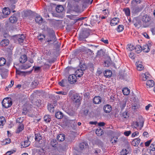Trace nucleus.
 <instances>
[{
  "label": "nucleus",
  "instance_id": "obj_1",
  "mask_svg": "<svg viewBox=\"0 0 155 155\" xmlns=\"http://www.w3.org/2000/svg\"><path fill=\"white\" fill-rule=\"evenodd\" d=\"M3 106L7 108L10 107L12 104V101L11 98L7 97L5 98L2 101Z\"/></svg>",
  "mask_w": 155,
  "mask_h": 155
},
{
  "label": "nucleus",
  "instance_id": "obj_2",
  "mask_svg": "<svg viewBox=\"0 0 155 155\" xmlns=\"http://www.w3.org/2000/svg\"><path fill=\"white\" fill-rule=\"evenodd\" d=\"M141 19L144 25V27L145 28L147 27V25L149 24L150 20V17L148 15L145 14L143 16H142Z\"/></svg>",
  "mask_w": 155,
  "mask_h": 155
},
{
  "label": "nucleus",
  "instance_id": "obj_3",
  "mask_svg": "<svg viewBox=\"0 0 155 155\" xmlns=\"http://www.w3.org/2000/svg\"><path fill=\"white\" fill-rule=\"evenodd\" d=\"M79 68H78V77H81L83 74V71L86 68V65L84 64H80Z\"/></svg>",
  "mask_w": 155,
  "mask_h": 155
},
{
  "label": "nucleus",
  "instance_id": "obj_4",
  "mask_svg": "<svg viewBox=\"0 0 155 155\" xmlns=\"http://www.w3.org/2000/svg\"><path fill=\"white\" fill-rule=\"evenodd\" d=\"M69 95L74 103H77L78 100V94L77 93L75 92L73 90L69 92Z\"/></svg>",
  "mask_w": 155,
  "mask_h": 155
},
{
  "label": "nucleus",
  "instance_id": "obj_5",
  "mask_svg": "<svg viewBox=\"0 0 155 155\" xmlns=\"http://www.w3.org/2000/svg\"><path fill=\"white\" fill-rule=\"evenodd\" d=\"M132 126L137 130H140L143 126V122L142 121L133 122Z\"/></svg>",
  "mask_w": 155,
  "mask_h": 155
},
{
  "label": "nucleus",
  "instance_id": "obj_6",
  "mask_svg": "<svg viewBox=\"0 0 155 155\" xmlns=\"http://www.w3.org/2000/svg\"><path fill=\"white\" fill-rule=\"evenodd\" d=\"M46 42H48V44H53L56 41V36L53 35H49L46 38Z\"/></svg>",
  "mask_w": 155,
  "mask_h": 155
},
{
  "label": "nucleus",
  "instance_id": "obj_7",
  "mask_svg": "<svg viewBox=\"0 0 155 155\" xmlns=\"http://www.w3.org/2000/svg\"><path fill=\"white\" fill-rule=\"evenodd\" d=\"M89 33L87 31H82L80 33L79 39L82 41L88 37L89 35Z\"/></svg>",
  "mask_w": 155,
  "mask_h": 155
},
{
  "label": "nucleus",
  "instance_id": "obj_8",
  "mask_svg": "<svg viewBox=\"0 0 155 155\" xmlns=\"http://www.w3.org/2000/svg\"><path fill=\"white\" fill-rule=\"evenodd\" d=\"M76 74H72L69 76L68 78V81L71 84H73L77 81Z\"/></svg>",
  "mask_w": 155,
  "mask_h": 155
},
{
  "label": "nucleus",
  "instance_id": "obj_9",
  "mask_svg": "<svg viewBox=\"0 0 155 155\" xmlns=\"http://www.w3.org/2000/svg\"><path fill=\"white\" fill-rule=\"evenodd\" d=\"M2 13L3 15L2 17L3 18H5L7 15H9L10 13V9L8 8H5L2 10Z\"/></svg>",
  "mask_w": 155,
  "mask_h": 155
},
{
  "label": "nucleus",
  "instance_id": "obj_10",
  "mask_svg": "<svg viewBox=\"0 0 155 155\" xmlns=\"http://www.w3.org/2000/svg\"><path fill=\"white\" fill-rule=\"evenodd\" d=\"M80 51L84 53V54L89 53L91 55L92 54L93 51L90 49H87L85 47H83L81 49L78 50V51Z\"/></svg>",
  "mask_w": 155,
  "mask_h": 155
},
{
  "label": "nucleus",
  "instance_id": "obj_11",
  "mask_svg": "<svg viewBox=\"0 0 155 155\" xmlns=\"http://www.w3.org/2000/svg\"><path fill=\"white\" fill-rule=\"evenodd\" d=\"M103 109L105 113H109L111 111L112 108L110 105L106 104L104 106Z\"/></svg>",
  "mask_w": 155,
  "mask_h": 155
},
{
  "label": "nucleus",
  "instance_id": "obj_12",
  "mask_svg": "<svg viewBox=\"0 0 155 155\" xmlns=\"http://www.w3.org/2000/svg\"><path fill=\"white\" fill-rule=\"evenodd\" d=\"M119 21V19L117 18H114L111 21L110 25L112 26L117 25Z\"/></svg>",
  "mask_w": 155,
  "mask_h": 155
},
{
  "label": "nucleus",
  "instance_id": "obj_13",
  "mask_svg": "<svg viewBox=\"0 0 155 155\" xmlns=\"http://www.w3.org/2000/svg\"><path fill=\"white\" fill-rule=\"evenodd\" d=\"M93 102L95 104H99L101 102V97L99 96H95L94 97Z\"/></svg>",
  "mask_w": 155,
  "mask_h": 155
},
{
  "label": "nucleus",
  "instance_id": "obj_14",
  "mask_svg": "<svg viewBox=\"0 0 155 155\" xmlns=\"http://www.w3.org/2000/svg\"><path fill=\"white\" fill-rule=\"evenodd\" d=\"M150 75L148 73H146L144 74L143 73L141 75V78L142 80L143 81H146L148 78H149Z\"/></svg>",
  "mask_w": 155,
  "mask_h": 155
},
{
  "label": "nucleus",
  "instance_id": "obj_15",
  "mask_svg": "<svg viewBox=\"0 0 155 155\" xmlns=\"http://www.w3.org/2000/svg\"><path fill=\"white\" fill-rule=\"evenodd\" d=\"M27 60V57L26 55L24 54L21 55L19 58V61L20 63H23L25 62Z\"/></svg>",
  "mask_w": 155,
  "mask_h": 155
},
{
  "label": "nucleus",
  "instance_id": "obj_16",
  "mask_svg": "<svg viewBox=\"0 0 155 155\" xmlns=\"http://www.w3.org/2000/svg\"><path fill=\"white\" fill-rule=\"evenodd\" d=\"M146 85L147 88L152 87L154 85V83L153 81L149 80L147 81Z\"/></svg>",
  "mask_w": 155,
  "mask_h": 155
},
{
  "label": "nucleus",
  "instance_id": "obj_17",
  "mask_svg": "<svg viewBox=\"0 0 155 155\" xmlns=\"http://www.w3.org/2000/svg\"><path fill=\"white\" fill-rule=\"evenodd\" d=\"M9 44V40L8 39L2 40L0 42V45L3 47L6 46Z\"/></svg>",
  "mask_w": 155,
  "mask_h": 155
},
{
  "label": "nucleus",
  "instance_id": "obj_18",
  "mask_svg": "<svg viewBox=\"0 0 155 155\" xmlns=\"http://www.w3.org/2000/svg\"><path fill=\"white\" fill-rule=\"evenodd\" d=\"M112 72L109 70H107L105 71L104 73V76L106 78L110 77L112 75Z\"/></svg>",
  "mask_w": 155,
  "mask_h": 155
},
{
  "label": "nucleus",
  "instance_id": "obj_19",
  "mask_svg": "<svg viewBox=\"0 0 155 155\" xmlns=\"http://www.w3.org/2000/svg\"><path fill=\"white\" fill-rule=\"evenodd\" d=\"M140 140L139 138H136L132 141V144L134 146H137L140 142Z\"/></svg>",
  "mask_w": 155,
  "mask_h": 155
},
{
  "label": "nucleus",
  "instance_id": "obj_20",
  "mask_svg": "<svg viewBox=\"0 0 155 155\" xmlns=\"http://www.w3.org/2000/svg\"><path fill=\"white\" fill-rule=\"evenodd\" d=\"M30 144V142L28 139H27L22 143L21 147L22 148L26 147H28Z\"/></svg>",
  "mask_w": 155,
  "mask_h": 155
},
{
  "label": "nucleus",
  "instance_id": "obj_21",
  "mask_svg": "<svg viewBox=\"0 0 155 155\" xmlns=\"http://www.w3.org/2000/svg\"><path fill=\"white\" fill-rule=\"evenodd\" d=\"M57 139L59 141H63L65 139V136L64 134H60L57 136Z\"/></svg>",
  "mask_w": 155,
  "mask_h": 155
},
{
  "label": "nucleus",
  "instance_id": "obj_22",
  "mask_svg": "<svg viewBox=\"0 0 155 155\" xmlns=\"http://www.w3.org/2000/svg\"><path fill=\"white\" fill-rule=\"evenodd\" d=\"M134 25L136 27H140L142 25V23L139 20H137V19H134L133 21Z\"/></svg>",
  "mask_w": 155,
  "mask_h": 155
},
{
  "label": "nucleus",
  "instance_id": "obj_23",
  "mask_svg": "<svg viewBox=\"0 0 155 155\" xmlns=\"http://www.w3.org/2000/svg\"><path fill=\"white\" fill-rule=\"evenodd\" d=\"M142 10V8L138 6H136L133 8V12L135 13H137L140 12Z\"/></svg>",
  "mask_w": 155,
  "mask_h": 155
},
{
  "label": "nucleus",
  "instance_id": "obj_24",
  "mask_svg": "<svg viewBox=\"0 0 155 155\" xmlns=\"http://www.w3.org/2000/svg\"><path fill=\"white\" fill-rule=\"evenodd\" d=\"M24 126L23 124L22 123H20L18 127L16 133H19L24 129Z\"/></svg>",
  "mask_w": 155,
  "mask_h": 155
},
{
  "label": "nucleus",
  "instance_id": "obj_25",
  "mask_svg": "<svg viewBox=\"0 0 155 155\" xmlns=\"http://www.w3.org/2000/svg\"><path fill=\"white\" fill-rule=\"evenodd\" d=\"M136 64V65L137 69L138 71H141L144 69L143 66L142 64H139V61L137 62Z\"/></svg>",
  "mask_w": 155,
  "mask_h": 155
},
{
  "label": "nucleus",
  "instance_id": "obj_26",
  "mask_svg": "<svg viewBox=\"0 0 155 155\" xmlns=\"http://www.w3.org/2000/svg\"><path fill=\"white\" fill-rule=\"evenodd\" d=\"M18 41L19 43L21 44L22 43L25 38V36L23 34L21 35H18Z\"/></svg>",
  "mask_w": 155,
  "mask_h": 155
},
{
  "label": "nucleus",
  "instance_id": "obj_27",
  "mask_svg": "<svg viewBox=\"0 0 155 155\" xmlns=\"http://www.w3.org/2000/svg\"><path fill=\"white\" fill-rule=\"evenodd\" d=\"M6 122L5 118L3 116L0 117V127H2Z\"/></svg>",
  "mask_w": 155,
  "mask_h": 155
},
{
  "label": "nucleus",
  "instance_id": "obj_28",
  "mask_svg": "<svg viewBox=\"0 0 155 155\" xmlns=\"http://www.w3.org/2000/svg\"><path fill=\"white\" fill-rule=\"evenodd\" d=\"M134 50L137 53H140L141 51L142 48L140 45H137L134 47Z\"/></svg>",
  "mask_w": 155,
  "mask_h": 155
},
{
  "label": "nucleus",
  "instance_id": "obj_29",
  "mask_svg": "<svg viewBox=\"0 0 155 155\" xmlns=\"http://www.w3.org/2000/svg\"><path fill=\"white\" fill-rule=\"evenodd\" d=\"M48 109L50 112H53L54 111V105L53 104H49L48 105Z\"/></svg>",
  "mask_w": 155,
  "mask_h": 155
},
{
  "label": "nucleus",
  "instance_id": "obj_30",
  "mask_svg": "<svg viewBox=\"0 0 155 155\" xmlns=\"http://www.w3.org/2000/svg\"><path fill=\"white\" fill-rule=\"evenodd\" d=\"M35 21L38 24H40L42 23L43 19L41 16L39 15H38L36 17Z\"/></svg>",
  "mask_w": 155,
  "mask_h": 155
},
{
  "label": "nucleus",
  "instance_id": "obj_31",
  "mask_svg": "<svg viewBox=\"0 0 155 155\" xmlns=\"http://www.w3.org/2000/svg\"><path fill=\"white\" fill-rule=\"evenodd\" d=\"M17 20V19L16 17L13 15L9 18V21L11 23H14Z\"/></svg>",
  "mask_w": 155,
  "mask_h": 155
},
{
  "label": "nucleus",
  "instance_id": "obj_32",
  "mask_svg": "<svg viewBox=\"0 0 155 155\" xmlns=\"http://www.w3.org/2000/svg\"><path fill=\"white\" fill-rule=\"evenodd\" d=\"M122 92L124 95H127L130 93V90L129 88L125 87L123 89Z\"/></svg>",
  "mask_w": 155,
  "mask_h": 155
},
{
  "label": "nucleus",
  "instance_id": "obj_33",
  "mask_svg": "<svg viewBox=\"0 0 155 155\" xmlns=\"http://www.w3.org/2000/svg\"><path fill=\"white\" fill-rule=\"evenodd\" d=\"M79 146L81 150H82L83 149L85 148H86L87 147L88 145L86 143L82 142L80 143Z\"/></svg>",
  "mask_w": 155,
  "mask_h": 155
},
{
  "label": "nucleus",
  "instance_id": "obj_34",
  "mask_svg": "<svg viewBox=\"0 0 155 155\" xmlns=\"http://www.w3.org/2000/svg\"><path fill=\"white\" fill-rule=\"evenodd\" d=\"M11 142V139L9 138H6L2 142V144L5 145L9 144Z\"/></svg>",
  "mask_w": 155,
  "mask_h": 155
},
{
  "label": "nucleus",
  "instance_id": "obj_35",
  "mask_svg": "<svg viewBox=\"0 0 155 155\" xmlns=\"http://www.w3.org/2000/svg\"><path fill=\"white\" fill-rule=\"evenodd\" d=\"M143 51L144 52L147 53L150 51V48L149 46L147 45H145L143 46V48H142Z\"/></svg>",
  "mask_w": 155,
  "mask_h": 155
},
{
  "label": "nucleus",
  "instance_id": "obj_36",
  "mask_svg": "<svg viewBox=\"0 0 155 155\" xmlns=\"http://www.w3.org/2000/svg\"><path fill=\"white\" fill-rule=\"evenodd\" d=\"M103 130L100 127H98L96 131V133L98 136H101L103 134Z\"/></svg>",
  "mask_w": 155,
  "mask_h": 155
},
{
  "label": "nucleus",
  "instance_id": "obj_37",
  "mask_svg": "<svg viewBox=\"0 0 155 155\" xmlns=\"http://www.w3.org/2000/svg\"><path fill=\"white\" fill-rule=\"evenodd\" d=\"M37 143H38L37 145H36L37 147H41L44 145V141L42 140H38V141H37Z\"/></svg>",
  "mask_w": 155,
  "mask_h": 155
},
{
  "label": "nucleus",
  "instance_id": "obj_38",
  "mask_svg": "<svg viewBox=\"0 0 155 155\" xmlns=\"http://www.w3.org/2000/svg\"><path fill=\"white\" fill-rule=\"evenodd\" d=\"M55 116L57 118L60 119L62 118L63 114L62 112H57L55 113Z\"/></svg>",
  "mask_w": 155,
  "mask_h": 155
},
{
  "label": "nucleus",
  "instance_id": "obj_39",
  "mask_svg": "<svg viewBox=\"0 0 155 155\" xmlns=\"http://www.w3.org/2000/svg\"><path fill=\"white\" fill-rule=\"evenodd\" d=\"M56 11L58 13L62 12L64 10V8L61 5H58L56 7Z\"/></svg>",
  "mask_w": 155,
  "mask_h": 155
},
{
  "label": "nucleus",
  "instance_id": "obj_40",
  "mask_svg": "<svg viewBox=\"0 0 155 155\" xmlns=\"http://www.w3.org/2000/svg\"><path fill=\"white\" fill-rule=\"evenodd\" d=\"M111 63V60L110 58H108L104 61V66L107 67L110 66Z\"/></svg>",
  "mask_w": 155,
  "mask_h": 155
},
{
  "label": "nucleus",
  "instance_id": "obj_41",
  "mask_svg": "<svg viewBox=\"0 0 155 155\" xmlns=\"http://www.w3.org/2000/svg\"><path fill=\"white\" fill-rule=\"evenodd\" d=\"M51 116L49 115H46L44 116V121L46 122H49L51 120Z\"/></svg>",
  "mask_w": 155,
  "mask_h": 155
},
{
  "label": "nucleus",
  "instance_id": "obj_42",
  "mask_svg": "<svg viewBox=\"0 0 155 155\" xmlns=\"http://www.w3.org/2000/svg\"><path fill=\"white\" fill-rule=\"evenodd\" d=\"M124 29V26L122 25H120L118 26L117 30L118 32H120L122 31Z\"/></svg>",
  "mask_w": 155,
  "mask_h": 155
},
{
  "label": "nucleus",
  "instance_id": "obj_43",
  "mask_svg": "<svg viewBox=\"0 0 155 155\" xmlns=\"http://www.w3.org/2000/svg\"><path fill=\"white\" fill-rule=\"evenodd\" d=\"M57 142L55 140H52L51 142V145L54 147H56L57 146Z\"/></svg>",
  "mask_w": 155,
  "mask_h": 155
},
{
  "label": "nucleus",
  "instance_id": "obj_44",
  "mask_svg": "<svg viewBox=\"0 0 155 155\" xmlns=\"http://www.w3.org/2000/svg\"><path fill=\"white\" fill-rule=\"evenodd\" d=\"M6 63V60L5 59L2 58H0V66L4 65Z\"/></svg>",
  "mask_w": 155,
  "mask_h": 155
},
{
  "label": "nucleus",
  "instance_id": "obj_45",
  "mask_svg": "<svg viewBox=\"0 0 155 155\" xmlns=\"http://www.w3.org/2000/svg\"><path fill=\"white\" fill-rule=\"evenodd\" d=\"M35 140L36 141H38V140H42L41 136L40 134H35Z\"/></svg>",
  "mask_w": 155,
  "mask_h": 155
},
{
  "label": "nucleus",
  "instance_id": "obj_46",
  "mask_svg": "<svg viewBox=\"0 0 155 155\" xmlns=\"http://www.w3.org/2000/svg\"><path fill=\"white\" fill-rule=\"evenodd\" d=\"M150 150L155 151V141L151 143L150 147Z\"/></svg>",
  "mask_w": 155,
  "mask_h": 155
},
{
  "label": "nucleus",
  "instance_id": "obj_47",
  "mask_svg": "<svg viewBox=\"0 0 155 155\" xmlns=\"http://www.w3.org/2000/svg\"><path fill=\"white\" fill-rule=\"evenodd\" d=\"M128 153V151L126 150H122L120 152V155H127Z\"/></svg>",
  "mask_w": 155,
  "mask_h": 155
},
{
  "label": "nucleus",
  "instance_id": "obj_48",
  "mask_svg": "<svg viewBox=\"0 0 155 155\" xmlns=\"http://www.w3.org/2000/svg\"><path fill=\"white\" fill-rule=\"evenodd\" d=\"M126 15L127 16H130V9L129 8H127L124 10Z\"/></svg>",
  "mask_w": 155,
  "mask_h": 155
},
{
  "label": "nucleus",
  "instance_id": "obj_49",
  "mask_svg": "<svg viewBox=\"0 0 155 155\" xmlns=\"http://www.w3.org/2000/svg\"><path fill=\"white\" fill-rule=\"evenodd\" d=\"M66 81L65 80H62L61 81L59 82V84L62 87H64L65 86V83Z\"/></svg>",
  "mask_w": 155,
  "mask_h": 155
},
{
  "label": "nucleus",
  "instance_id": "obj_50",
  "mask_svg": "<svg viewBox=\"0 0 155 155\" xmlns=\"http://www.w3.org/2000/svg\"><path fill=\"white\" fill-rule=\"evenodd\" d=\"M126 102L124 101H122L120 104V107L122 109H123L125 107L126 105Z\"/></svg>",
  "mask_w": 155,
  "mask_h": 155
},
{
  "label": "nucleus",
  "instance_id": "obj_51",
  "mask_svg": "<svg viewBox=\"0 0 155 155\" xmlns=\"http://www.w3.org/2000/svg\"><path fill=\"white\" fill-rule=\"evenodd\" d=\"M41 101L40 100H37V101L35 102V104L38 107H39L41 105Z\"/></svg>",
  "mask_w": 155,
  "mask_h": 155
},
{
  "label": "nucleus",
  "instance_id": "obj_52",
  "mask_svg": "<svg viewBox=\"0 0 155 155\" xmlns=\"http://www.w3.org/2000/svg\"><path fill=\"white\" fill-rule=\"evenodd\" d=\"M38 40L42 41L43 39L45 38V36L43 35H40L38 37Z\"/></svg>",
  "mask_w": 155,
  "mask_h": 155
},
{
  "label": "nucleus",
  "instance_id": "obj_53",
  "mask_svg": "<svg viewBox=\"0 0 155 155\" xmlns=\"http://www.w3.org/2000/svg\"><path fill=\"white\" fill-rule=\"evenodd\" d=\"M128 48L127 49L129 51H132L134 49V46L131 45H128Z\"/></svg>",
  "mask_w": 155,
  "mask_h": 155
},
{
  "label": "nucleus",
  "instance_id": "obj_54",
  "mask_svg": "<svg viewBox=\"0 0 155 155\" xmlns=\"http://www.w3.org/2000/svg\"><path fill=\"white\" fill-rule=\"evenodd\" d=\"M86 18V17H82L81 18L78 17V25H79V24L80 23V22H79L81 21H82V22L81 23V25H82L83 24V20L85 19Z\"/></svg>",
  "mask_w": 155,
  "mask_h": 155
},
{
  "label": "nucleus",
  "instance_id": "obj_55",
  "mask_svg": "<svg viewBox=\"0 0 155 155\" xmlns=\"http://www.w3.org/2000/svg\"><path fill=\"white\" fill-rule=\"evenodd\" d=\"M56 93L58 94H60L63 95H66L67 94V92L62 91H57Z\"/></svg>",
  "mask_w": 155,
  "mask_h": 155
},
{
  "label": "nucleus",
  "instance_id": "obj_56",
  "mask_svg": "<svg viewBox=\"0 0 155 155\" xmlns=\"http://www.w3.org/2000/svg\"><path fill=\"white\" fill-rule=\"evenodd\" d=\"M117 138H114V137H113V138H112L110 140V141L111 142L112 144H114L115 143L117 142Z\"/></svg>",
  "mask_w": 155,
  "mask_h": 155
},
{
  "label": "nucleus",
  "instance_id": "obj_57",
  "mask_svg": "<svg viewBox=\"0 0 155 155\" xmlns=\"http://www.w3.org/2000/svg\"><path fill=\"white\" fill-rule=\"evenodd\" d=\"M139 133L138 131H136L132 134L131 137H134L138 136Z\"/></svg>",
  "mask_w": 155,
  "mask_h": 155
},
{
  "label": "nucleus",
  "instance_id": "obj_58",
  "mask_svg": "<svg viewBox=\"0 0 155 155\" xmlns=\"http://www.w3.org/2000/svg\"><path fill=\"white\" fill-rule=\"evenodd\" d=\"M39 84V82L38 81H33L32 82V85H33V86L35 87H37Z\"/></svg>",
  "mask_w": 155,
  "mask_h": 155
},
{
  "label": "nucleus",
  "instance_id": "obj_59",
  "mask_svg": "<svg viewBox=\"0 0 155 155\" xmlns=\"http://www.w3.org/2000/svg\"><path fill=\"white\" fill-rule=\"evenodd\" d=\"M122 116L124 118H127L128 117L127 112H123L122 114Z\"/></svg>",
  "mask_w": 155,
  "mask_h": 155
},
{
  "label": "nucleus",
  "instance_id": "obj_60",
  "mask_svg": "<svg viewBox=\"0 0 155 155\" xmlns=\"http://www.w3.org/2000/svg\"><path fill=\"white\" fill-rule=\"evenodd\" d=\"M131 131L130 130L126 131L124 132V135L126 136H128L131 133Z\"/></svg>",
  "mask_w": 155,
  "mask_h": 155
},
{
  "label": "nucleus",
  "instance_id": "obj_61",
  "mask_svg": "<svg viewBox=\"0 0 155 155\" xmlns=\"http://www.w3.org/2000/svg\"><path fill=\"white\" fill-rule=\"evenodd\" d=\"M129 56L130 58L132 59H134L135 58L134 54L133 52L130 53L129 54Z\"/></svg>",
  "mask_w": 155,
  "mask_h": 155
},
{
  "label": "nucleus",
  "instance_id": "obj_62",
  "mask_svg": "<svg viewBox=\"0 0 155 155\" xmlns=\"http://www.w3.org/2000/svg\"><path fill=\"white\" fill-rule=\"evenodd\" d=\"M31 66L30 65H26L25 66H23L22 69H26L31 67Z\"/></svg>",
  "mask_w": 155,
  "mask_h": 155
},
{
  "label": "nucleus",
  "instance_id": "obj_63",
  "mask_svg": "<svg viewBox=\"0 0 155 155\" xmlns=\"http://www.w3.org/2000/svg\"><path fill=\"white\" fill-rule=\"evenodd\" d=\"M151 140H149L145 142V146L146 147L149 146L151 143Z\"/></svg>",
  "mask_w": 155,
  "mask_h": 155
},
{
  "label": "nucleus",
  "instance_id": "obj_64",
  "mask_svg": "<svg viewBox=\"0 0 155 155\" xmlns=\"http://www.w3.org/2000/svg\"><path fill=\"white\" fill-rule=\"evenodd\" d=\"M102 42H103L106 44H107L108 43V41L107 39H104V38H102L101 40Z\"/></svg>",
  "mask_w": 155,
  "mask_h": 155
}]
</instances>
